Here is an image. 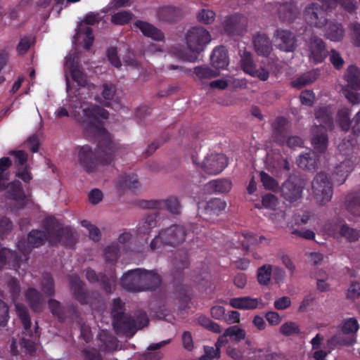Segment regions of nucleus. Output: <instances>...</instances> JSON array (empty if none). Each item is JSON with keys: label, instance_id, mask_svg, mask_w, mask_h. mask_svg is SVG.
Returning a JSON list of instances; mask_svg holds the SVG:
<instances>
[{"label": "nucleus", "instance_id": "nucleus-56", "mask_svg": "<svg viewBox=\"0 0 360 360\" xmlns=\"http://www.w3.org/2000/svg\"><path fill=\"white\" fill-rule=\"evenodd\" d=\"M329 60L336 70H340L343 68L345 60L340 53L335 49L330 50L329 53Z\"/></svg>", "mask_w": 360, "mask_h": 360}, {"label": "nucleus", "instance_id": "nucleus-27", "mask_svg": "<svg viewBox=\"0 0 360 360\" xmlns=\"http://www.w3.org/2000/svg\"><path fill=\"white\" fill-rule=\"evenodd\" d=\"M253 44L256 53L262 56H268L272 51V44L269 38L263 33H258L253 37Z\"/></svg>", "mask_w": 360, "mask_h": 360}, {"label": "nucleus", "instance_id": "nucleus-26", "mask_svg": "<svg viewBox=\"0 0 360 360\" xmlns=\"http://www.w3.org/2000/svg\"><path fill=\"white\" fill-rule=\"evenodd\" d=\"M319 161V155L314 150H309L301 153L297 159L299 167L303 169L314 171L316 169Z\"/></svg>", "mask_w": 360, "mask_h": 360}, {"label": "nucleus", "instance_id": "nucleus-11", "mask_svg": "<svg viewBox=\"0 0 360 360\" xmlns=\"http://www.w3.org/2000/svg\"><path fill=\"white\" fill-rule=\"evenodd\" d=\"M228 165L227 158L221 153L211 154L205 158L200 168L209 175H217L221 173Z\"/></svg>", "mask_w": 360, "mask_h": 360}, {"label": "nucleus", "instance_id": "nucleus-62", "mask_svg": "<svg viewBox=\"0 0 360 360\" xmlns=\"http://www.w3.org/2000/svg\"><path fill=\"white\" fill-rule=\"evenodd\" d=\"M124 302H122V300L118 297L115 298L112 300V309H111V315L112 319H114V315L118 314H123L124 309Z\"/></svg>", "mask_w": 360, "mask_h": 360}, {"label": "nucleus", "instance_id": "nucleus-24", "mask_svg": "<svg viewBox=\"0 0 360 360\" xmlns=\"http://www.w3.org/2000/svg\"><path fill=\"white\" fill-rule=\"evenodd\" d=\"M156 15L160 21L174 22L182 17V11L177 6H164L158 8Z\"/></svg>", "mask_w": 360, "mask_h": 360}, {"label": "nucleus", "instance_id": "nucleus-34", "mask_svg": "<svg viewBox=\"0 0 360 360\" xmlns=\"http://www.w3.org/2000/svg\"><path fill=\"white\" fill-rule=\"evenodd\" d=\"M280 20L284 22H291L296 18L297 9L294 5L285 3L281 5L278 9Z\"/></svg>", "mask_w": 360, "mask_h": 360}, {"label": "nucleus", "instance_id": "nucleus-3", "mask_svg": "<svg viewBox=\"0 0 360 360\" xmlns=\"http://www.w3.org/2000/svg\"><path fill=\"white\" fill-rule=\"evenodd\" d=\"M148 323L149 319L144 311L136 314V319L125 313L117 314L112 319V326L117 335H124L129 338H131L138 330L147 326Z\"/></svg>", "mask_w": 360, "mask_h": 360}, {"label": "nucleus", "instance_id": "nucleus-14", "mask_svg": "<svg viewBox=\"0 0 360 360\" xmlns=\"http://www.w3.org/2000/svg\"><path fill=\"white\" fill-rule=\"evenodd\" d=\"M68 278L73 292V297L82 305L89 304L91 292L85 288L84 282L77 274L69 275Z\"/></svg>", "mask_w": 360, "mask_h": 360}, {"label": "nucleus", "instance_id": "nucleus-20", "mask_svg": "<svg viewBox=\"0 0 360 360\" xmlns=\"http://www.w3.org/2000/svg\"><path fill=\"white\" fill-rule=\"evenodd\" d=\"M356 165V162L350 159H345L335 167L332 172V179L338 185L345 183L349 173H351Z\"/></svg>", "mask_w": 360, "mask_h": 360}, {"label": "nucleus", "instance_id": "nucleus-46", "mask_svg": "<svg viewBox=\"0 0 360 360\" xmlns=\"http://www.w3.org/2000/svg\"><path fill=\"white\" fill-rule=\"evenodd\" d=\"M272 266L270 264H264L257 269V281L259 284L266 285L269 283L272 274Z\"/></svg>", "mask_w": 360, "mask_h": 360}, {"label": "nucleus", "instance_id": "nucleus-8", "mask_svg": "<svg viewBox=\"0 0 360 360\" xmlns=\"http://www.w3.org/2000/svg\"><path fill=\"white\" fill-rule=\"evenodd\" d=\"M312 190L316 201L324 205L330 201L333 190L328 175L323 172L316 174L312 181Z\"/></svg>", "mask_w": 360, "mask_h": 360}, {"label": "nucleus", "instance_id": "nucleus-30", "mask_svg": "<svg viewBox=\"0 0 360 360\" xmlns=\"http://www.w3.org/2000/svg\"><path fill=\"white\" fill-rule=\"evenodd\" d=\"M7 189L8 196L10 199L18 203L25 204L26 195L20 181L14 180L8 183Z\"/></svg>", "mask_w": 360, "mask_h": 360}, {"label": "nucleus", "instance_id": "nucleus-51", "mask_svg": "<svg viewBox=\"0 0 360 360\" xmlns=\"http://www.w3.org/2000/svg\"><path fill=\"white\" fill-rule=\"evenodd\" d=\"M215 17L216 14L213 11L205 8L200 9L196 15L198 21L205 25L212 24Z\"/></svg>", "mask_w": 360, "mask_h": 360}, {"label": "nucleus", "instance_id": "nucleus-60", "mask_svg": "<svg viewBox=\"0 0 360 360\" xmlns=\"http://www.w3.org/2000/svg\"><path fill=\"white\" fill-rule=\"evenodd\" d=\"M31 46V39L29 37L21 38L20 42L17 45L16 50L18 54H25Z\"/></svg>", "mask_w": 360, "mask_h": 360}, {"label": "nucleus", "instance_id": "nucleus-22", "mask_svg": "<svg viewBox=\"0 0 360 360\" xmlns=\"http://www.w3.org/2000/svg\"><path fill=\"white\" fill-rule=\"evenodd\" d=\"M229 304L233 308L243 310H252L264 307V303L261 299L259 300L250 296L231 298L229 300Z\"/></svg>", "mask_w": 360, "mask_h": 360}, {"label": "nucleus", "instance_id": "nucleus-33", "mask_svg": "<svg viewBox=\"0 0 360 360\" xmlns=\"http://www.w3.org/2000/svg\"><path fill=\"white\" fill-rule=\"evenodd\" d=\"M226 207V202L221 198H212L210 200L201 211L202 213L209 215H219Z\"/></svg>", "mask_w": 360, "mask_h": 360}, {"label": "nucleus", "instance_id": "nucleus-13", "mask_svg": "<svg viewBox=\"0 0 360 360\" xmlns=\"http://www.w3.org/2000/svg\"><path fill=\"white\" fill-rule=\"evenodd\" d=\"M46 240L49 241V236L45 229L44 231L33 229L27 234V246L26 247L25 241H19L18 248L23 255H26L29 254L32 248L44 245Z\"/></svg>", "mask_w": 360, "mask_h": 360}, {"label": "nucleus", "instance_id": "nucleus-7", "mask_svg": "<svg viewBox=\"0 0 360 360\" xmlns=\"http://www.w3.org/2000/svg\"><path fill=\"white\" fill-rule=\"evenodd\" d=\"M211 39L210 32L201 26L191 27L187 31L185 36L188 49L191 52L197 54H200L205 51Z\"/></svg>", "mask_w": 360, "mask_h": 360}, {"label": "nucleus", "instance_id": "nucleus-12", "mask_svg": "<svg viewBox=\"0 0 360 360\" xmlns=\"http://www.w3.org/2000/svg\"><path fill=\"white\" fill-rule=\"evenodd\" d=\"M240 64L241 69L245 73L258 77L262 81L267 80L269 77V73L266 69L263 68L257 69V65L253 60V56L250 52L244 51L240 55Z\"/></svg>", "mask_w": 360, "mask_h": 360}, {"label": "nucleus", "instance_id": "nucleus-50", "mask_svg": "<svg viewBox=\"0 0 360 360\" xmlns=\"http://www.w3.org/2000/svg\"><path fill=\"white\" fill-rule=\"evenodd\" d=\"M119 245L114 243L105 248V258L108 263H115L119 257Z\"/></svg>", "mask_w": 360, "mask_h": 360}, {"label": "nucleus", "instance_id": "nucleus-1", "mask_svg": "<svg viewBox=\"0 0 360 360\" xmlns=\"http://www.w3.org/2000/svg\"><path fill=\"white\" fill-rule=\"evenodd\" d=\"M83 90V88L76 90L77 94L70 96V105L74 108L75 120L84 126L86 133L92 134L98 141L96 151L89 145L79 147V162L86 172L91 173L96 170L99 164L107 165L112 162L115 144L100 120V118L108 119L109 112L98 105H89L83 101L79 97Z\"/></svg>", "mask_w": 360, "mask_h": 360}, {"label": "nucleus", "instance_id": "nucleus-6", "mask_svg": "<svg viewBox=\"0 0 360 360\" xmlns=\"http://www.w3.org/2000/svg\"><path fill=\"white\" fill-rule=\"evenodd\" d=\"M345 79L347 84L342 88V94L351 104H359L360 69L355 65H349L345 74Z\"/></svg>", "mask_w": 360, "mask_h": 360}, {"label": "nucleus", "instance_id": "nucleus-37", "mask_svg": "<svg viewBox=\"0 0 360 360\" xmlns=\"http://www.w3.org/2000/svg\"><path fill=\"white\" fill-rule=\"evenodd\" d=\"M16 313L20 318L24 328L23 333L25 335H31V321L27 309L21 304H15Z\"/></svg>", "mask_w": 360, "mask_h": 360}, {"label": "nucleus", "instance_id": "nucleus-31", "mask_svg": "<svg viewBox=\"0 0 360 360\" xmlns=\"http://www.w3.org/2000/svg\"><path fill=\"white\" fill-rule=\"evenodd\" d=\"M237 237L238 241L236 248H239V247L241 246L245 251L248 250L250 245L255 243H262L264 240H266L265 237L263 236H259V239H257L256 236L250 232L238 234Z\"/></svg>", "mask_w": 360, "mask_h": 360}, {"label": "nucleus", "instance_id": "nucleus-17", "mask_svg": "<svg viewBox=\"0 0 360 360\" xmlns=\"http://www.w3.org/2000/svg\"><path fill=\"white\" fill-rule=\"evenodd\" d=\"M311 143L315 152L323 153L328 148V136L327 129L322 124L315 125L311 129Z\"/></svg>", "mask_w": 360, "mask_h": 360}, {"label": "nucleus", "instance_id": "nucleus-61", "mask_svg": "<svg viewBox=\"0 0 360 360\" xmlns=\"http://www.w3.org/2000/svg\"><path fill=\"white\" fill-rule=\"evenodd\" d=\"M300 98L302 104L312 106L315 96L312 91L305 90L301 92Z\"/></svg>", "mask_w": 360, "mask_h": 360}, {"label": "nucleus", "instance_id": "nucleus-18", "mask_svg": "<svg viewBox=\"0 0 360 360\" xmlns=\"http://www.w3.org/2000/svg\"><path fill=\"white\" fill-rule=\"evenodd\" d=\"M328 231L333 235L338 233L349 242L356 241L360 236L359 231L338 220L335 223L330 224Z\"/></svg>", "mask_w": 360, "mask_h": 360}, {"label": "nucleus", "instance_id": "nucleus-16", "mask_svg": "<svg viewBox=\"0 0 360 360\" xmlns=\"http://www.w3.org/2000/svg\"><path fill=\"white\" fill-rule=\"evenodd\" d=\"M140 271L137 268L125 272L120 279L121 286L129 292H142Z\"/></svg>", "mask_w": 360, "mask_h": 360}, {"label": "nucleus", "instance_id": "nucleus-53", "mask_svg": "<svg viewBox=\"0 0 360 360\" xmlns=\"http://www.w3.org/2000/svg\"><path fill=\"white\" fill-rule=\"evenodd\" d=\"M81 224L89 231V238L95 242L100 240L101 234L99 229L94 224H91L88 220H82Z\"/></svg>", "mask_w": 360, "mask_h": 360}, {"label": "nucleus", "instance_id": "nucleus-15", "mask_svg": "<svg viewBox=\"0 0 360 360\" xmlns=\"http://www.w3.org/2000/svg\"><path fill=\"white\" fill-rule=\"evenodd\" d=\"M247 18L240 14H233L226 18L222 25L229 36H240L246 30Z\"/></svg>", "mask_w": 360, "mask_h": 360}, {"label": "nucleus", "instance_id": "nucleus-32", "mask_svg": "<svg viewBox=\"0 0 360 360\" xmlns=\"http://www.w3.org/2000/svg\"><path fill=\"white\" fill-rule=\"evenodd\" d=\"M288 120L284 117H278L274 123V141L280 145H283L285 141L286 124Z\"/></svg>", "mask_w": 360, "mask_h": 360}, {"label": "nucleus", "instance_id": "nucleus-49", "mask_svg": "<svg viewBox=\"0 0 360 360\" xmlns=\"http://www.w3.org/2000/svg\"><path fill=\"white\" fill-rule=\"evenodd\" d=\"M133 14L129 11L117 12L112 15L111 22L115 25H124L132 19Z\"/></svg>", "mask_w": 360, "mask_h": 360}, {"label": "nucleus", "instance_id": "nucleus-28", "mask_svg": "<svg viewBox=\"0 0 360 360\" xmlns=\"http://www.w3.org/2000/svg\"><path fill=\"white\" fill-rule=\"evenodd\" d=\"M134 25L139 28L144 36L153 40L162 41L164 39L163 32L148 22L137 20L134 22Z\"/></svg>", "mask_w": 360, "mask_h": 360}, {"label": "nucleus", "instance_id": "nucleus-63", "mask_svg": "<svg viewBox=\"0 0 360 360\" xmlns=\"http://www.w3.org/2000/svg\"><path fill=\"white\" fill-rule=\"evenodd\" d=\"M8 319V307L1 299H0V326H6Z\"/></svg>", "mask_w": 360, "mask_h": 360}, {"label": "nucleus", "instance_id": "nucleus-64", "mask_svg": "<svg viewBox=\"0 0 360 360\" xmlns=\"http://www.w3.org/2000/svg\"><path fill=\"white\" fill-rule=\"evenodd\" d=\"M262 205L269 209H274L277 205V198L271 193L264 195L262 200Z\"/></svg>", "mask_w": 360, "mask_h": 360}, {"label": "nucleus", "instance_id": "nucleus-57", "mask_svg": "<svg viewBox=\"0 0 360 360\" xmlns=\"http://www.w3.org/2000/svg\"><path fill=\"white\" fill-rule=\"evenodd\" d=\"M315 116L320 122H323L325 124L330 126L333 123V119L328 114L326 108H320L315 112Z\"/></svg>", "mask_w": 360, "mask_h": 360}, {"label": "nucleus", "instance_id": "nucleus-39", "mask_svg": "<svg viewBox=\"0 0 360 360\" xmlns=\"http://www.w3.org/2000/svg\"><path fill=\"white\" fill-rule=\"evenodd\" d=\"M25 297L34 311H41V295L39 291L34 288H29L25 293Z\"/></svg>", "mask_w": 360, "mask_h": 360}, {"label": "nucleus", "instance_id": "nucleus-38", "mask_svg": "<svg viewBox=\"0 0 360 360\" xmlns=\"http://www.w3.org/2000/svg\"><path fill=\"white\" fill-rule=\"evenodd\" d=\"M117 186L121 189H136L139 187L140 184L137 176L134 174H122L117 180Z\"/></svg>", "mask_w": 360, "mask_h": 360}, {"label": "nucleus", "instance_id": "nucleus-41", "mask_svg": "<svg viewBox=\"0 0 360 360\" xmlns=\"http://www.w3.org/2000/svg\"><path fill=\"white\" fill-rule=\"evenodd\" d=\"M48 306L51 314L60 322H64L66 320L65 306H63L59 301L55 299H50L48 301Z\"/></svg>", "mask_w": 360, "mask_h": 360}, {"label": "nucleus", "instance_id": "nucleus-36", "mask_svg": "<svg viewBox=\"0 0 360 360\" xmlns=\"http://www.w3.org/2000/svg\"><path fill=\"white\" fill-rule=\"evenodd\" d=\"M159 215L158 211H153L148 214L142 221L141 225L138 227L137 232L139 235L148 234L150 231L157 226V217Z\"/></svg>", "mask_w": 360, "mask_h": 360}, {"label": "nucleus", "instance_id": "nucleus-42", "mask_svg": "<svg viewBox=\"0 0 360 360\" xmlns=\"http://www.w3.org/2000/svg\"><path fill=\"white\" fill-rule=\"evenodd\" d=\"M174 267L176 271H183L185 269L188 268L190 265V260L188 252L185 250H178L174 257L173 262Z\"/></svg>", "mask_w": 360, "mask_h": 360}, {"label": "nucleus", "instance_id": "nucleus-19", "mask_svg": "<svg viewBox=\"0 0 360 360\" xmlns=\"http://www.w3.org/2000/svg\"><path fill=\"white\" fill-rule=\"evenodd\" d=\"M140 272L142 292L154 290L160 287L162 279L155 270H146L141 268Z\"/></svg>", "mask_w": 360, "mask_h": 360}, {"label": "nucleus", "instance_id": "nucleus-44", "mask_svg": "<svg viewBox=\"0 0 360 360\" xmlns=\"http://www.w3.org/2000/svg\"><path fill=\"white\" fill-rule=\"evenodd\" d=\"M231 182L227 179H215L207 184L208 189L218 193L229 192L231 189Z\"/></svg>", "mask_w": 360, "mask_h": 360}, {"label": "nucleus", "instance_id": "nucleus-23", "mask_svg": "<svg viewBox=\"0 0 360 360\" xmlns=\"http://www.w3.org/2000/svg\"><path fill=\"white\" fill-rule=\"evenodd\" d=\"M278 47L284 51H293L296 47V40L292 33L288 30H277L275 34Z\"/></svg>", "mask_w": 360, "mask_h": 360}, {"label": "nucleus", "instance_id": "nucleus-25", "mask_svg": "<svg viewBox=\"0 0 360 360\" xmlns=\"http://www.w3.org/2000/svg\"><path fill=\"white\" fill-rule=\"evenodd\" d=\"M303 191V186L293 181H287L282 186L283 197L288 201L295 202L300 199Z\"/></svg>", "mask_w": 360, "mask_h": 360}, {"label": "nucleus", "instance_id": "nucleus-4", "mask_svg": "<svg viewBox=\"0 0 360 360\" xmlns=\"http://www.w3.org/2000/svg\"><path fill=\"white\" fill-rule=\"evenodd\" d=\"M324 4L311 3L304 9V16L306 22L316 27H324L327 22V8H335L339 0H323Z\"/></svg>", "mask_w": 360, "mask_h": 360}, {"label": "nucleus", "instance_id": "nucleus-54", "mask_svg": "<svg viewBox=\"0 0 360 360\" xmlns=\"http://www.w3.org/2000/svg\"><path fill=\"white\" fill-rule=\"evenodd\" d=\"M359 323L356 319L349 318L342 323V331L345 334L355 333L359 330Z\"/></svg>", "mask_w": 360, "mask_h": 360}, {"label": "nucleus", "instance_id": "nucleus-35", "mask_svg": "<svg viewBox=\"0 0 360 360\" xmlns=\"http://www.w3.org/2000/svg\"><path fill=\"white\" fill-rule=\"evenodd\" d=\"M345 30L341 23L330 22L326 30V37L333 41H340L343 39Z\"/></svg>", "mask_w": 360, "mask_h": 360}, {"label": "nucleus", "instance_id": "nucleus-58", "mask_svg": "<svg viewBox=\"0 0 360 360\" xmlns=\"http://www.w3.org/2000/svg\"><path fill=\"white\" fill-rule=\"evenodd\" d=\"M107 57L110 63L115 68H120L122 65L120 58L117 55L116 47L110 46L107 50Z\"/></svg>", "mask_w": 360, "mask_h": 360}, {"label": "nucleus", "instance_id": "nucleus-48", "mask_svg": "<svg viewBox=\"0 0 360 360\" xmlns=\"http://www.w3.org/2000/svg\"><path fill=\"white\" fill-rule=\"evenodd\" d=\"M279 330L282 335L286 337L301 333L300 326L294 321L284 323L281 326Z\"/></svg>", "mask_w": 360, "mask_h": 360}, {"label": "nucleus", "instance_id": "nucleus-59", "mask_svg": "<svg viewBox=\"0 0 360 360\" xmlns=\"http://www.w3.org/2000/svg\"><path fill=\"white\" fill-rule=\"evenodd\" d=\"M84 360H103L101 353L96 349H84L82 351Z\"/></svg>", "mask_w": 360, "mask_h": 360}, {"label": "nucleus", "instance_id": "nucleus-43", "mask_svg": "<svg viewBox=\"0 0 360 360\" xmlns=\"http://www.w3.org/2000/svg\"><path fill=\"white\" fill-rule=\"evenodd\" d=\"M193 73L196 78L203 82L206 79H210L212 78L219 76V72L217 70H212L208 66H198L194 68Z\"/></svg>", "mask_w": 360, "mask_h": 360}, {"label": "nucleus", "instance_id": "nucleus-5", "mask_svg": "<svg viewBox=\"0 0 360 360\" xmlns=\"http://www.w3.org/2000/svg\"><path fill=\"white\" fill-rule=\"evenodd\" d=\"M186 231L183 226L172 225L160 231L150 242V248L155 250L162 245L176 246L185 240Z\"/></svg>", "mask_w": 360, "mask_h": 360}, {"label": "nucleus", "instance_id": "nucleus-55", "mask_svg": "<svg viewBox=\"0 0 360 360\" xmlns=\"http://www.w3.org/2000/svg\"><path fill=\"white\" fill-rule=\"evenodd\" d=\"M226 334L236 341H240L245 338V331L237 326H232L226 329Z\"/></svg>", "mask_w": 360, "mask_h": 360}, {"label": "nucleus", "instance_id": "nucleus-45", "mask_svg": "<svg viewBox=\"0 0 360 360\" xmlns=\"http://www.w3.org/2000/svg\"><path fill=\"white\" fill-rule=\"evenodd\" d=\"M41 287L43 292L49 297L55 294L54 280L50 273H44L41 277Z\"/></svg>", "mask_w": 360, "mask_h": 360}, {"label": "nucleus", "instance_id": "nucleus-21", "mask_svg": "<svg viewBox=\"0 0 360 360\" xmlns=\"http://www.w3.org/2000/svg\"><path fill=\"white\" fill-rule=\"evenodd\" d=\"M309 57L314 64L322 63L326 58V50L324 41L318 37L311 39L309 44Z\"/></svg>", "mask_w": 360, "mask_h": 360}, {"label": "nucleus", "instance_id": "nucleus-47", "mask_svg": "<svg viewBox=\"0 0 360 360\" xmlns=\"http://www.w3.org/2000/svg\"><path fill=\"white\" fill-rule=\"evenodd\" d=\"M338 122L343 131H347L353 124L350 119V110L348 108L341 109L338 112Z\"/></svg>", "mask_w": 360, "mask_h": 360}, {"label": "nucleus", "instance_id": "nucleus-52", "mask_svg": "<svg viewBox=\"0 0 360 360\" xmlns=\"http://www.w3.org/2000/svg\"><path fill=\"white\" fill-rule=\"evenodd\" d=\"M260 179L263 186L266 190L276 191L278 188L277 181L271 176L266 172L262 171L260 172Z\"/></svg>", "mask_w": 360, "mask_h": 360}, {"label": "nucleus", "instance_id": "nucleus-29", "mask_svg": "<svg viewBox=\"0 0 360 360\" xmlns=\"http://www.w3.org/2000/svg\"><path fill=\"white\" fill-rule=\"evenodd\" d=\"M212 65L218 70L225 69L229 65V56L227 50L224 46L216 47L210 56Z\"/></svg>", "mask_w": 360, "mask_h": 360}, {"label": "nucleus", "instance_id": "nucleus-9", "mask_svg": "<svg viewBox=\"0 0 360 360\" xmlns=\"http://www.w3.org/2000/svg\"><path fill=\"white\" fill-rule=\"evenodd\" d=\"M139 206L143 209L167 210L170 214L179 215L181 212V205L179 199L174 196H169L165 200H141Z\"/></svg>", "mask_w": 360, "mask_h": 360}, {"label": "nucleus", "instance_id": "nucleus-40", "mask_svg": "<svg viewBox=\"0 0 360 360\" xmlns=\"http://www.w3.org/2000/svg\"><path fill=\"white\" fill-rule=\"evenodd\" d=\"M318 77V73L315 71L307 72L292 82V86L300 89L302 87L315 82Z\"/></svg>", "mask_w": 360, "mask_h": 360}, {"label": "nucleus", "instance_id": "nucleus-10", "mask_svg": "<svg viewBox=\"0 0 360 360\" xmlns=\"http://www.w3.org/2000/svg\"><path fill=\"white\" fill-rule=\"evenodd\" d=\"M85 277L91 283H98L101 288L107 294H111L114 290L116 283V276L115 272H110L108 274L105 273L97 274L91 268H87L84 270Z\"/></svg>", "mask_w": 360, "mask_h": 360}, {"label": "nucleus", "instance_id": "nucleus-2", "mask_svg": "<svg viewBox=\"0 0 360 360\" xmlns=\"http://www.w3.org/2000/svg\"><path fill=\"white\" fill-rule=\"evenodd\" d=\"M42 224L48 233L50 245H57L62 243L66 248H74L77 239L72 227L65 226L54 217H46Z\"/></svg>", "mask_w": 360, "mask_h": 360}]
</instances>
